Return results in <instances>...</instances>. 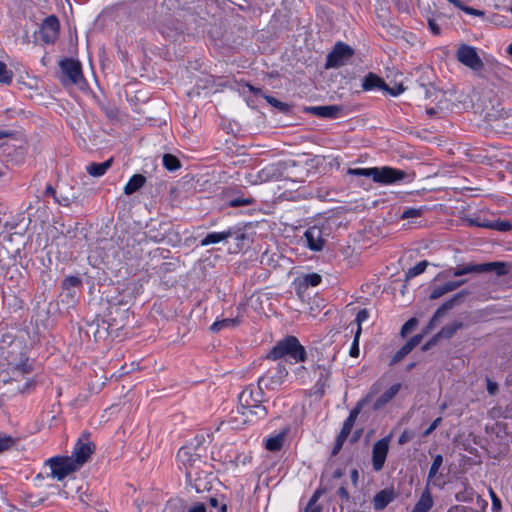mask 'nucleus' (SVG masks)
<instances>
[{"instance_id":"33","label":"nucleus","mask_w":512,"mask_h":512,"mask_svg":"<svg viewBox=\"0 0 512 512\" xmlns=\"http://www.w3.org/2000/svg\"><path fill=\"white\" fill-rule=\"evenodd\" d=\"M162 161L164 167L169 171H175L181 167L179 159L172 154H164Z\"/></svg>"},{"instance_id":"46","label":"nucleus","mask_w":512,"mask_h":512,"mask_svg":"<svg viewBox=\"0 0 512 512\" xmlns=\"http://www.w3.org/2000/svg\"><path fill=\"white\" fill-rule=\"evenodd\" d=\"M252 200L249 198H235L230 201L231 207H240L251 204Z\"/></svg>"},{"instance_id":"40","label":"nucleus","mask_w":512,"mask_h":512,"mask_svg":"<svg viewBox=\"0 0 512 512\" xmlns=\"http://www.w3.org/2000/svg\"><path fill=\"white\" fill-rule=\"evenodd\" d=\"M14 441L10 436L0 434V453L9 449Z\"/></svg>"},{"instance_id":"50","label":"nucleus","mask_w":512,"mask_h":512,"mask_svg":"<svg viewBox=\"0 0 512 512\" xmlns=\"http://www.w3.org/2000/svg\"><path fill=\"white\" fill-rule=\"evenodd\" d=\"M422 340V335H415L410 340L405 343V346L412 351L414 347H416Z\"/></svg>"},{"instance_id":"34","label":"nucleus","mask_w":512,"mask_h":512,"mask_svg":"<svg viewBox=\"0 0 512 512\" xmlns=\"http://www.w3.org/2000/svg\"><path fill=\"white\" fill-rule=\"evenodd\" d=\"M442 464H443V457L440 454L434 456L432 465H431L429 473H428L427 487L429 486V483L437 475V473H438L439 469L441 468Z\"/></svg>"},{"instance_id":"64","label":"nucleus","mask_w":512,"mask_h":512,"mask_svg":"<svg viewBox=\"0 0 512 512\" xmlns=\"http://www.w3.org/2000/svg\"><path fill=\"white\" fill-rule=\"evenodd\" d=\"M220 512H227V504L226 503H222L220 505Z\"/></svg>"},{"instance_id":"6","label":"nucleus","mask_w":512,"mask_h":512,"mask_svg":"<svg viewBox=\"0 0 512 512\" xmlns=\"http://www.w3.org/2000/svg\"><path fill=\"white\" fill-rule=\"evenodd\" d=\"M288 377V370L285 365L278 363L269 368L267 372L258 379V390H274L281 386Z\"/></svg>"},{"instance_id":"29","label":"nucleus","mask_w":512,"mask_h":512,"mask_svg":"<svg viewBox=\"0 0 512 512\" xmlns=\"http://www.w3.org/2000/svg\"><path fill=\"white\" fill-rule=\"evenodd\" d=\"M310 110L314 115L324 118H334L338 113L336 106H316L312 107Z\"/></svg>"},{"instance_id":"4","label":"nucleus","mask_w":512,"mask_h":512,"mask_svg":"<svg viewBox=\"0 0 512 512\" xmlns=\"http://www.w3.org/2000/svg\"><path fill=\"white\" fill-rule=\"evenodd\" d=\"M354 176L372 177L375 182L392 184L401 181L405 172L391 167L354 168Z\"/></svg>"},{"instance_id":"32","label":"nucleus","mask_w":512,"mask_h":512,"mask_svg":"<svg viewBox=\"0 0 512 512\" xmlns=\"http://www.w3.org/2000/svg\"><path fill=\"white\" fill-rule=\"evenodd\" d=\"M284 443V435L278 434L266 440L265 447L269 451H278L282 448Z\"/></svg>"},{"instance_id":"16","label":"nucleus","mask_w":512,"mask_h":512,"mask_svg":"<svg viewBox=\"0 0 512 512\" xmlns=\"http://www.w3.org/2000/svg\"><path fill=\"white\" fill-rule=\"evenodd\" d=\"M352 431V411H350L349 415L347 416L343 427L339 434L337 435L331 454L333 456L337 455L339 451L342 449L344 442L346 441L347 437L349 436L350 432Z\"/></svg>"},{"instance_id":"25","label":"nucleus","mask_w":512,"mask_h":512,"mask_svg":"<svg viewBox=\"0 0 512 512\" xmlns=\"http://www.w3.org/2000/svg\"><path fill=\"white\" fill-rule=\"evenodd\" d=\"M280 176L279 169L276 165H268L261 169L257 174V180L260 182H267L277 179Z\"/></svg>"},{"instance_id":"10","label":"nucleus","mask_w":512,"mask_h":512,"mask_svg":"<svg viewBox=\"0 0 512 512\" xmlns=\"http://www.w3.org/2000/svg\"><path fill=\"white\" fill-rule=\"evenodd\" d=\"M60 22L55 15H50L44 19L40 26V37L46 44H53L59 35Z\"/></svg>"},{"instance_id":"2","label":"nucleus","mask_w":512,"mask_h":512,"mask_svg":"<svg viewBox=\"0 0 512 512\" xmlns=\"http://www.w3.org/2000/svg\"><path fill=\"white\" fill-rule=\"evenodd\" d=\"M266 358L274 361L286 358L298 363L306 360L307 352L295 336H287L273 346Z\"/></svg>"},{"instance_id":"12","label":"nucleus","mask_w":512,"mask_h":512,"mask_svg":"<svg viewBox=\"0 0 512 512\" xmlns=\"http://www.w3.org/2000/svg\"><path fill=\"white\" fill-rule=\"evenodd\" d=\"M304 239L306 241V246L315 252L322 251L326 243V238L322 228L316 225L309 227L305 231Z\"/></svg>"},{"instance_id":"58","label":"nucleus","mask_w":512,"mask_h":512,"mask_svg":"<svg viewBox=\"0 0 512 512\" xmlns=\"http://www.w3.org/2000/svg\"><path fill=\"white\" fill-rule=\"evenodd\" d=\"M337 494L342 500H345L346 502L349 501V493L345 487H340L337 491Z\"/></svg>"},{"instance_id":"7","label":"nucleus","mask_w":512,"mask_h":512,"mask_svg":"<svg viewBox=\"0 0 512 512\" xmlns=\"http://www.w3.org/2000/svg\"><path fill=\"white\" fill-rule=\"evenodd\" d=\"M456 59L473 71H480L484 63L478 55L477 49L467 44H461L456 51Z\"/></svg>"},{"instance_id":"54","label":"nucleus","mask_w":512,"mask_h":512,"mask_svg":"<svg viewBox=\"0 0 512 512\" xmlns=\"http://www.w3.org/2000/svg\"><path fill=\"white\" fill-rule=\"evenodd\" d=\"M489 493H490V496H491V499H492V506L495 509H500V507H501L500 499L497 497V495L495 494V492L492 489H490Z\"/></svg>"},{"instance_id":"48","label":"nucleus","mask_w":512,"mask_h":512,"mask_svg":"<svg viewBox=\"0 0 512 512\" xmlns=\"http://www.w3.org/2000/svg\"><path fill=\"white\" fill-rule=\"evenodd\" d=\"M486 388H487V392L490 395H495L498 392V385H497V383L493 382L489 378L486 379Z\"/></svg>"},{"instance_id":"41","label":"nucleus","mask_w":512,"mask_h":512,"mask_svg":"<svg viewBox=\"0 0 512 512\" xmlns=\"http://www.w3.org/2000/svg\"><path fill=\"white\" fill-rule=\"evenodd\" d=\"M263 97L266 99V101L271 104L272 106L278 108L279 110L281 111H285L287 110V104L279 101L278 99L272 97V96H268V95H263Z\"/></svg>"},{"instance_id":"51","label":"nucleus","mask_w":512,"mask_h":512,"mask_svg":"<svg viewBox=\"0 0 512 512\" xmlns=\"http://www.w3.org/2000/svg\"><path fill=\"white\" fill-rule=\"evenodd\" d=\"M428 25H429V28H430L431 32L434 35H439L440 34L441 27L439 26V24L434 19H429Z\"/></svg>"},{"instance_id":"43","label":"nucleus","mask_w":512,"mask_h":512,"mask_svg":"<svg viewBox=\"0 0 512 512\" xmlns=\"http://www.w3.org/2000/svg\"><path fill=\"white\" fill-rule=\"evenodd\" d=\"M417 325V320L415 318H411L409 319L403 326H402V329H401V334L403 336H405L407 333H409L410 331H412Z\"/></svg>"},{"instance_id":"56","label":"nucleus","mask_w":512,"mask_h":512,"mask_svg":"<svg viewBox=\"0 0 512 512\" xmlns=\"http://www.w3.org/2000/svg\"><path fill=\"white\" fill-rule=\"evenodd\" d=\"M79 284H80V280L77 277L70 276L64 280L65 286H77Z\"/></svg>"},{"instance_id":"23","label":"nucleus","mask_w":512,"mask_h":512,"mask_svg":"<svg viewBox=\"0 0 512 512\" xmlns=\"http://www.w3.org/2000/svg\"><path fill=\"white\" fill-rule=\"evenodd\" d=\"M394 499V493L390 490H381L378 492L373 500L374 508L376 510L384 509Z\"/></svg>"},{"instance_id":"63","label":"nucleus","mask_w":512,"mask_h":512,"mask_svg":"<svg viewBox=\"0 0 512 512\" xmlns=\"http://www.w3.org/2000/svg\"><path fill=\"white\" fill-rule=\"evenodd\" d=\"M209 504L213 508H217L219 506V501L216 497H210Z\"/></svg>"},{"instance_id":"55","label":"nucleus","mask_w":512,"mask_h":512,"mask_svg":"<svg viewBox=\"0 0 512 512\" xmlns=\"http://www.w3.org/2000/svg\"><path fill=\"white\" fill-rule=\"evenodd\" d=\"M462 10L467 13V14H470V15H474V16H483L484 15V12L480 11V10H476L472 7H468V6H464L462 7Z\"/></svg>"},{"instance_id":"52","label":"nucleus","mask_w":512,"mask_h":512,"mask_svg":"<svg viewBox=\"0 0 512 512\" xmlns=\"http://www.w3.org/2000/svg\"><path fill=\"white\" fill-rule=\"evenodd\" d=\"M317 499H318V492H315L314 495L309 500L306 509L317 510L320 512V508L316 505Z\"/></svg>"},{"instance_id":"18","label":"nucleus","mask_w":512,"mask_h":512,"mask_svg":"<svg viewBox=\"0 0 512 512\" xmlns=\"http://www.w3.org/2000/svg\"><path fill=\"white\" fill-rule=\"evenodd\" d=\"M374 89H379V90L383 91V89H387V85L380 77H378L377 75H375L373 73H369L363 79L362 90L370 91V90H374Z\"/></svg>"},{"instance_id":"36","label":"nucleus","mask_w":512,"mask_h":512,"mask_svg":"<svg viewBox=\"0 0 512 512\" xmlns=\"http://www.w3.org/2000/svg\"><path fill=\"white\" fill-rule=\"evenodd\" d=\"M13 72L7 68L6 64L0 61V83L9 85L13 80Z\"/></svg>"},{"instance_id":"35","label":"nucleus","mask_w":512,"mask_h":512,"mask_svg":"<svg viewBox=\"0 0 512 512\" xmlns=\"http://www.w3.org/2000/svg\"><path fill=\"white\" fill-rule=\"evenodd\" d=\"M477 225L480 227L491 228L498 231H508L511 229V224L506 221L482 222L477 223Z\"/></svg>"},{"instance_id":"27","label":"nucleus","mask_w":512,"mask_h":512,"mask_svg":"<svg viewBox=\"0 0 512 512\" xmlns=\"http://www.w3.org/2000/svg\"><path fill=\"white\" fill-rule=\"evenodd\" d=\"M369 317L368 311L366 309H362L357 313L356 322L358 324V329L354 335V358L359 356V347H358V338L361 333V324L366 321Z\"/></svg>"},{"instance_id":"5","label":"nucleus","mask_w":512,"mask_h":512,"mask_svg":"<svg viewBox=\"0 0 512 512\" xmlns=\"http://www.w3.org/2000/svg\"><path fill=\"white\" fill-rule=\"evenodd\" d=\"M200 446L185 445L177 453V461L186 469V475L191 477L192 472L200 468L203 461Z\"/></svg>"},{"instance_id":"53","label":"nucleus","mask_w":512,"mask_h":512,"mask_svg":"<svg viewBox=\"0 0 512 512\" xmlns=\"http://www.w3.org/2000/svg\"><path fill=\"white\" fill-rule=\"evenodd\" d=\"M317 499H318V492H315L314 495L309 500L306 509L317 510L320 512V508L316 505Z\"/></svg>"},{"instance_id":"45","label":"nucleus","mask_w":512,"mask_h":512,"mask_svg":"<svg viewBox=\"0 0 512 512\" xmlns=\"http://www.w3.org/2000/svg\"><path fill=\"white\" fill-rule=\"evenodd\" d=\"M405 88L403 87L402 84H397L395 85L394 87L390 88L387 86V89H383V91L387 92L388 94H390L391 96H398L400 95L402 92H404Z\"/></svg>"},{"instance_id":"24","label":"nucleus","mask_w":512,"mask_h":512,"mask_svg":"<svg viewBox=\"0 0 512 512\" xmlns=\"http://www.w3.org/2000/svg\"><path fill=\"white\" fill-rule=\"evenodd\" d=\"M146 182V178L141 174L133 175L127 184L124 186V193L126 195H131L134 192L138 191Z\"/></svg>"},{"instance_id":"61","label":"nucleus","mask_w":512,"mask_h":512,"mask_svg":"<svg viewBox=\"0 0 512 512\" xmlns=\"http://www.w3.org/2000/svg\"><path fill=\"white\" fill-rule=\"evenodd\" d=\"M189 512H206V508H205L204 504L199 503V504H196L193 507H191L189 509Z\"/></svg>"},{"instance_id":"15","label":"nucleus","mask_w":512,"mask_h":512,"mask_svg":"<svg viewBox=\"0 0 512 512\" xmlns=\"http://www.w3.org/2000/svg\"><path fill=\"white\" fill-rule=\"evenodd\" d=\"M59 65L63 74L68 78L70 83L79 84L81 82L83 76L81 65L78 61L65 59L62 60Z\"/></svg>"},{"instance_id":"20","label":"nucleus","mask_w":512,"mask_h":512,"mask_svg":"<svg viewBox=\"0 0 512 512\" xmlns=\"http://www.w3.org/2000/svg\"><path fill=\"white\" fill-rule=\"evenodd\" d=\"M464 281H449L441 286L435 287L430 294V299L435 300L443 296L444 294L451 292L461 286Z\"/></svg>"},{"instance_id":"39","label":"nucleus","mask_w":512,"mask_h":512,"mask_svg":"<svg viewBox=\"0 0 512 512\" xmlns=\"http://www.w3.org/2000/svg\"><path fill=\"white\" fill-rule=\"evenodd\" d=\"M423 214L422 208H408L403 211L401 218L402 219H410V218H418Z\"/></svg>"},{"instance_id":"17","label":"nucleus","mask_w":512,"mask_h":512,"mask_svg":"<svg viewBox=\"0 0 512 512\" xmlns=\"http://www.w3.org/2000/svg\"><path fill=\"white\" fill-rule=\"evenodd\" d=\"M463 297V293H459L457 295H454L451 299L443 303L434 313L432 319L429 322L428 328H433L436 325V322L439 318L443 317L444 314L452 309L455 304Z\"/></svg>"},{"instance_id":"8","label":"nucleus","mask_w":512,"mask_h":512,"mask_svg":"<svg viewBox=\"0 0 512 512\" xmlns=\"http://www.w3.org/2000/svg\"><path fill=\"white\" fill-rule=\"evenodd\" d=\"M51 468V475L57 480H63L70 473L78 470L73 463V457H53L47 461Z\"/></svg>"},{"instance_id":"60","label":"nucleus","mask_w":512,"mask_h":512,"mask_svg":"<svg viewBox=\"0 0 512 512\" xmlns=\"http://www.w3.org/2000/svg\"><path fill=\"white\" fill-rule=\"evenodd\" d=\"M44 195L56 198L57 192L51 185H48L44 191Z\"/></svg>"},{"instance_id":"31","label":"nucleus","mask_w":512,"mask_h":512,"mask_svg":"<svg viewBox=\"0 0 512 512\" xmlns=\"http://www.w3.org/2000/svg\"><path fill=\"white\" fill-rule=\"evenodd\" d=\"M462 327L461 322H453L444 326L439 333L437 334V338H451L457 330Z\"/></svg>"},{"instance_id":"37","label":"nucleus","mask_w":512,"mask_h":512,"mask_svg":"<svg viewBox=\"0 0 512 512\" xmlns=\"http://www.w3.org/2000/svg\"><path fill=\"white\" fill-rule=\"evenodd\" d=\"M428 266V262L426 260L420 261L414 267L410 268L406 272V278H413L425 271Z\"/></svg>"},{"instance_id":"21","label":"nucleus","mask_w":512,"mask_h":512,"mask_svg":"<svg viewBox=\"0 0 512 512\" xmlns=\"http://www.w3.org/2000/svg\"><path fill=\"white\" fill-rule=\"evenodd\" d=\"M261 397V402L263 401V390H259L256 394L250 388L244 389L239 395V405L243 407H248V405H253L255 400Z\"/></svg>"},{"instance_id":"28","label":"nucleus","mask_w":512,"mask_h":512,"mask_svg":"<svg viewBox=\"0 0 512 512\" xmlns=\"http://www.w3.org/2000/svg\"><path fill=\"white\" fill-rule=\"evenodd\" d=\"M298 280L301 287H316L321 283L322 277L318 273H309L301 276Z\"/></svg>"},{"instance_id":"11","label":"nucleus","mask_w":512,"mask_h":512,"mask_svg":"<svg viewBox=\"0 0 512 512\" xmlns=\"http://www.w3.org/2000/svg\"><path fill=\"white\" fill-rule=\"evenodd\" d=\"M234 238L237 242L243 241L246 235L240 231H236L233 228H229L221 232L208 233L200 242L201 246H208L211 244H217L220 242L227 241L229 238Z\"/></svg>"},{"instance_id":"42","label":"nucleus","mask_w":512,"mask_h":512,"mask_svg":"<svg viewBox=\"0 0 512 512\" xmlns=\"http://www.w3.org/2000/svg\"><path fill=\"white\" fill-rule=\"evenodd\" d=\"M411 350L405 344L395 353L392 358V363H397L401 361L407 354H409Z\"/></svg>"},{"instance_id":"57","label":"nucleus","mask_w":512,"mask_h":512,"mask_svg":"<svg viewBox=\"0 0 512 512\" xmlns=\"http://www.w3.org/2000/svg\"><path fill=\"white\" fill-rule=\"evenodd\" d=\"M54 201L62 206H68L70 204V199L66 196H58L56 195V198H53Z\"/></svg>"},{"instance_id":"13","label":"nucleus","mask_w":512,"mask_h":512,"mask_svg":"<svg viewBox=\"0 0 512 512\" xmlns=\"http://www.w3.org/2000/svg\"><path fill=\"white\" fill-rule=\"evenodd\" d=\"M389 451V438L384 437L376 441L372 449V465L375 471H380L386 461Z\"/></svg>"},{"instance_id":"3","label":"nucleus","mask_w":512,"mask_h":512,"mask_svg":"<svg viewBox=\"0 0 512 512\" xmlns=\"http://www.w3.org/2000/svg\"><path fill=\"white\" fill-rule=\"evenodd\" d=\"M266 415L267 410L261 405V397H258L253 405H248V407L237 406L235 410H232L230 423L233 428L240 429L246 424L265 418Z\"/></svg>"},{"instance_id":"44","label":"nucleus","mask_w":512,"mask_h":512,"mask_svg":"<svg viewBox=\"0 0 512 512\" xmlns=\"http://www.w3.org/2000/svg\"><path fill=\"white\" fill-rule=\"evenodd\" d=\"M294 374L296 378L301 381L302 383L306 382V379L308 377V371L304 366H299L294 371Z\"/></svg>"},{"instance_id":"47","label":"nucleus","mask_w":512,"mask_h":512,"mask_svg":"<svg viewBox=\"0 0 512 512\" xmlns=\"http://www.w3.org/2000/svg\"><path fill=\"white\" fill-rule=\"evenodd\" d=\"M441 421H442L441 417L436 418L430 424V426L423 432V436L426 437V436L430 435L440 425Z\"/></svg>"},{"instance_id":"38","label":"nucleus","mask_w":512,"mask_h":512,"mask_svg":"<svg viewBox=\"0 0 512 512\" xmlns=\"http://www.w3.org/2000/svg\"><path fill=\"white\" fill-rule=\"evenodd\" d=\"M469 273H481L480 264L475 265H466L462 268H457L454 270V276H462Z\"/></svg>"},{"instance_id":"14","label":"nucleus","mask_w":512,"mask_h":512,"mask_svg":"<svg viewBox=\"0 0 512 512\" xmlns=\"http://www.w3.org/2000/svg\"><path fill=\"white\" fill-rule=\"evenodd\" d=\"M95 445L89 441H82L81 439L75 444L72 455L73 463L77 465L79 469L87 460L90 458L91 454L94 452Z\"/></svg>"},{"instance_id":"9","label":"nucleus","mask_w":512,"mask_h":512,"mask_svg":"<svg viewBox=\"0 0 512 512\" xmlns=\"http://www.w3.org/2000/svg\"><path fill=\"white\" fill-rule=\"evenodd\" d=\"M352 57V49L341 42L328 54L326 68H336L344 65Z\"/></svg>"},{"instance_id":"62","label":"nucleus","mask_w":512,"mask_h":512,"mask_svg":"<svg viewBox=\"0 0 512 512\" xmlns=\"http://www.w3.org/2000/svg\"><path fill=\"white\" fill-rule=\"evenodd\" d=\"M246 88H247L250 92L254 93L255 95H262V93H261V89H259V88H255V87H253V86H252V85H250V84H246Z\"/></svg>"},{"instance_id":"30","label":"nucleus","mask_w":512,"mask_h":512,"mask_svg":"<svg viewBox=\"0 0 512 512\" xmlns=\"http://www.w3.org/2000/svg\"><path fill=\"white\" fill-rule=\"evenodd\" d=\"M481 273L495 271L497 275L501 276L507 273L506 264L503 262H489L480 264Z\"/></svg>"},{"instance_id":"26","label":"nucleus","mask_w":512,"mask_h":512,"mask_svg":"<svg viewBox=\"0 0 512 512\" xmlns=\"http://www.w3.org/2000/svg\"><path fill=\"white\" fill-rule=\"evenodd\" d=\"M239 324H240V319L238 317L225 318L222 320L215 321L210 326V330L215 333V332H219L223 329L235 328V327L239 326Z\"/></svg>"},{"instance_id":"59","label":"nucleus","mask_w":512,"mask_h":512,"mask_svg":"<svg viewBox=\"0 0 512 512\" xmlns=\"http://www.w3.org/2000/svg\"><path fill=\"white\" fill-rule=\"evenodd\" d=\"M410 438H411L410 433H409L408 431H404V432L400 435V437H399V439H398V443H399V444H401V445H403V444H405L406 442H408V441L410 440Z\"/></svg>"},{"instance_id":"22","label":"nucleus","mask_w":512,"mask_h":512,"mask_svg":"<svg viewBox=\"0 0 512 512\" xmlns=\"http://www.w3.org/2000/svg\"><path fill=\"white\" fill-rule=\"evenodd\" d=\"M113 159L110 158L102 163H91L86 166V171L93 177H101L111 167Z\"/></svg>"},{"instance_id":"19","label":"nucleus","mask_w":512,"mask_h":512,"mask_svg":"<svg viewBox=\"0 0 512 512\" xmlns=\"http://www.w3.org/2000/svg\"><path fill=\"white\" fill-rule=\"evenodd\" d=\"M433 506L432 495L429 491V488L422 492L419 500L415 504L413 510L411 512H428Z\"/></svg>"},{"instance_id":"49","label":"nucleus","mask_w":512,"mask_h":512,"mask_svg":"<svg viewBox=\"0 0 512 512\" xmlns=\"http://www.w3.org/2000/svg\"><path fill=\"white\" fill-rule=\"evenodd\" d=\"M422 340V335H415L410 340L405 343V346L412 351L414 347H416Z\"/></svg>"},{"instance_id":"1","label":"nucleus","mask_w":512,"mask_h":512,"mask_svg":"<svg viewBox=\"0 0 512 512\" xmlns=\"http://www.w3.org/2000/svg\"><path fill=\"white\" fill-rule=\"evenodd\" d=\"M401 387V383H394L389 387H385L383 380L374 383L366 398L358 402L357 406L354 408V419L356 418L359 411L366 404L371 403V407L374 410H380L384 408L389 402H391L395 398V396L399 393Z\"/></svg>"}]
</instances>
